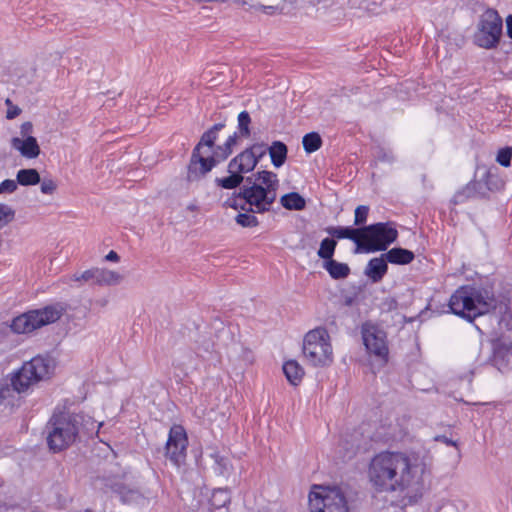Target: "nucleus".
I'll list each match as a JSON object with an SVG mask.
<instances>
[{"mask_svg":"<svg viewBox=\"0 0 512 512\" xmlns=\"http://www.w3.org/2000/svg\"><path fill=\"white\" fill-rule=\"evenodd\" d=\"M40 190L45 195H52L57 189V183L51 178L40 180Z\"/></svg>","mask_w":512,"mask_h":512,"instance_id":"nucleus-39","label":"nucleus"},{"mask_svg":"<svg viewBox=\"0 0 512 512\" xmlns=\"http://www.w3.org/2000/svg\"><path fill=\"white\" fill-rule=\"evenodd\" d=\"M54 370V361L50 357L35 356L23 363L22 367L14 373L11 378L12 388L3 387L0 389V405H10L9 400L13 391L25 393L38 382L50 377Z\"/></svg>","mask_w":512,"mask_h":512,"instance_id":"nucleus-5","label":"nucleus"},{"mask_svg":"<svg viewBox=\"0 0 512 512\" xmlns=\"http://www.w3.org/2000/svg\"><path fill=\"white\" fill-rule=\"evenodd\" d=\"M33 125L31 122H24L20 127V134L22 138L32 137L30 134L32 133Z\"/></svg>","mask_w":512,"mask_h":512,"instance_id":"nucleus-41","label":"nucleus"},{"mask_svg":"<svg viewBox=\"0 0 512 512\" xmlns=\"http://www.w3.org/2000/svg\"><path fill=\"white\" fill-rule=\"evenodd\" d=\"M512 158V148L504 147L500 149L497 153L496 161L503 167L510 166Z\"/></svg>","mask_w":512,"mask_h":512,"instance_id":"nucleus-36","label":"nucleus"},{"mask_svg":"<svg viewBox=\"0 0 512 512\" xmlns=\"http://www.w3.org/2000/svg\"><path fill=\"white\" fill-rule=\"evenodd\" d=\"M228 172L230 173L228 177L216 178L215 180L216 184L224 189H234L238 187L244 181L242 174L248 173L249 171H240L237 166L232 167L231 160L228 164Z\"/></svg>","mask_w":512,"mask_h":512,"instance_id":"nucleus-20","label":"nucleus"},{"mask_svg":"<svg viewBox=\"0 0 512 512\" xmlns=\"http://www.w3.org/2000/svg\"><path fill=\"white\" fill-rule=\"evenodd\" d=\"M436 440L441 441V442L445 443L446 445L456 446V442L447 438L446 436H439L436 438Z\"/></svg>","mask_w":512,"mask_h":512,"instance_id":"nucleus-45","label":"nucleus"},{"mask_svg":"<svg viewBox=\"0 0 512 512\" xmlns=\"http://www.w3.org/2000/svg\"><path fill=\"white\" fill-rule=\"evenodd\" d=\"M102 306H105L106 301H101Z\"/></svg>","mask_w":512,"mask_h":512,"instance_id":"nucleus-52","label":"nucleus"},{"mask_svg":"<svg viewBox=\"0 0 512 512\" xmlns=\"http://www.w3.org/2000/svg\"><path fill=\"white\" fill-rule=\"evenodd\" d=\"M6 104H7V105H10V104H11L10 99H7V100H6Z\"/></svg>","mask_w":512,"mask_h":512,"instance_id":"nucleus-51","label":"nucleus"},{"mask_svg":"<svg viewBox=\"0 0 512 512\" xmlns=\"http://www.w3.org/2000/svg\"><path fill=\"white\" fill-rule=\"evenodd\" d=\"M105 259L107 261H111V262H118L119 261V255L111 250L106 256H105Z\"/></svg>","mask_w":512,"mask_h":512,"instance_id":"nucleus-43","label":"nucleus"},{"mask_svg":"<svg viewBox=\"0 0 512 512\" xmlns=\"http://www.w3.org/2000/svg\"><path fill=\"white\" fill-rule=\"evenodd\" d=\"M387 262L391 264L405 265L409 264L414 259V253L404 248H392L384 253Z\"/></svg>","mask_w":512,"mask_h":512,"instance_id":"nucleus-21","label":"nucleus"},{"mask_svg":"<svg viewBox=\"0 0 512 512\" xmlns=\"http://www.w3.org/2000/svg\"><path fill=\"white\" fill-rule=\"evenodd\" d=\"M487 188L490 191H498L503 188L504 182L501 178H499L496 174L492 173L491 171H486L482 175Z\"/></svg>","mask_w":512,"mask_h":512,"instance_id":"nucleus-31","label":"nucleus"},{"mask_svg":"<svg viewBox=\"0 0 512 512\" xmlns=\"http://www.w3.org/2000/svg\"><path fill=\"white\" fill-rule=\"evenodd\" d=\"M310 512H348L347 501L337 487L313 486L309 494Z\"/></svg>","mask_w":512,"mask_h":512,"instance_id":"nucleus-10","label":"nucleus"},{"mask_svg":"<svg viewBox=\"0 0 512 512\" xmlns=\"http://www.w3.org/2000/svg\"><path fill=\"white\" fill-rule=\"evenodd\" d=\"M235 221L242 227H255L258 225L257 218L254 215L248 213H239L236 216Z\"/></svg>","mask_w":512,"mask_h":512,"instance_id":"nucleus-34","label":"nucleus"},{"mask_svg":"<svg viewBox=\"0 0 512 512\" xmlns=\"http://www.w3.org/2000/svg\"><path fill=\"white\" fill-rule=\"evenodd\" d=\"M76 416H81L83 418L82 423H80V433L84 432L86 434H92L94 431L98 433L99 428L102 426V423L96 424V422L88 415L84 414H75Z\"/></svg>","mask_w":512,"mask_h":512,"instance_id":"nucleus-32","label":"nucleus"},{"mask_svg":"<svg viewBox=\"0 0 512 512\" xmlns=\"http://www.w3.org/2000/svg\"><path fill=\"white\" fill-rule=\"evenodd\" d=\"M83 418L69 412L54 413L46 424L47 445L53 452H60L72 445L80 434Z\"/></svg>","mask_w":512,"mask_h":512,"instance_id":"nucleus-6","label":"nucleus"},{"mask_svg":"<svg viewBox=\"0 0 512 512\" xmlns=\"http://www.w3.org/2000/svg\"><path fill=\"white\" fill-rule=\"evenodd\" d=\"M0 512H21V511L19 509H12V510L6 509L5 511H0Z\"/></svg>","mask_w":512,"mask_h":512,"instance_id":"nucleus-50","label":"nucleus"},{"mask_svg":"<svg viewBox=\"0 0 512 512\" xmlns=\"http://www.w3.org/2000/svg\"><path fill=\"white\" fill-rule=\"evenodd\" d=\"M302 144L307 153H313L321 147L322 140L318 133L311 132L303 137Z\"/></svg>","mask_w":512,"mask_h":512,"instance_id":"nucleus-29","label":"nucleus"},{"mask_svg":"<svg viewBox=\"0 0 512 512\" xmlns=\"http://www.w3.org/2000/svg\"><path fill=\"white\" fill-rule=\"evenodd\" d=\"M428 473L429 464L425 456L398 451L375 455L368 472L372 485L385 492H419Z\"/></svg>","mask_w":512,"mask_h":512,"instance_id":"nucleus-1","label":"nucleus"},{"mask_svg":"<svg viewBox=\"0 0 512 512\" xmlns=\"http://www.w3.org/2000/svg\"><path fill=\"white\" fill-rule=\"evenodd\" d=\"M387 263L384 254L380 257L372 258L365 268V275L374 283L380 282L387 273Z\"/></svg>","mask_w":512,"mask_h":512,"instance_id":"nucleus-17","label":"nucleus"},{"mask_svg":"<svg viewBox=\"0 0 512 512\" xmlns=\"http://www.w3.org/2000/svg\"><path fill=\"white\" fill-rule=\"evenodd\" d=\"M279 180L277 174L271 171H259L245 179L238 197L229 198L225 205L238 209V199H243L250 206L255 207V212L268 211L277 197Z\"/></svg>","mask_w":512,"mask_h":512,"instance_id":"nucleus-4","label":"nucleus"},{"mask_svg":"<svg viewBox=\"0 0 512 512\" xmlns=\"http://www.w3.org/2000/svg\"><path fill=\"white\" fill-rule=\"evenodd\" d=\"M451 312L469 322L475 318L492 312L499 323L512 330V299L501 296L495 298L485 287L464 285L459 287L450 297Z\"/></svg>","mask_w":512,"mask_h":512,"instance_id":"nucleus-2","label":"nucleus"},{"mask_svg":"<svg viewBox=\"0 0 512 512\" xmlns=\"http://www.w3.org/2000/svg\"><path fill=\"white\" fill-rule=\"evenodd\" d=\"M224 124L217 123L206 131L200 142L194 148L190 164L188 166V181H196L212 170L216 164L226 159L237 145V133L230 135L224 145L214 148L218 132L223 129Z\"/></svg>","mask_w":512,"mask_h":512,"instance_id":"nucleus-3","label":"nucleus"},{"mask_svg":"<svg viewBox=\"0 0 512 512\" xmlns=\"http://www.w3.org/2000/svg\"><path fill=\"white\" fill-rule=\"evenodd\" d=\"M369 213V207L365 205H360L355 209L354 215V224L356 226H360L367 221Z\"/></svg>","mask_w":512,"mask_h":512,"instance_id":"nucleus-38","label":"nucleus"},{"mask_svg":"<svg viewBox=\"0 0 512 512\" xmlns=\"http://www.w3.org/2000/svg\"><path fill=\"white\" fill-rule=\"evenodd\" d=\"M268 147L263 143H256L245 149L232 159V167L237 166L240 171H253L260 159L266 155Z\"/></svg>","mask_w":512,"mask_h":512,"instance_id":"nucleus-15","label":"nucleus"},{"mask_svg":"<svg viewBox=\"0 0 512 512\" xmlns=\"http://www.w3.org/2000/svg\"><path fill=\"white\" fill-rule=\"evenodd\" d=\"M354 453H355L354 450H349V451H347V455H345L344 457L351 458L354 455Z\"/></svg>","mask_w":512,"mask_h":512,"instance_id":"nucleus-48","label":"nucleus"},{"mask_svg":"<svg viewBox=\"0 0 512 512\" xmlns=\"http://www.w3.org/2000/svg\"><path fill=\"white\" fill-rule=\"evenodd\" d=\"M283 372L292 385L300 383L304 375L303 368L295 360L286 361L283 365Z\"/></svg>","mask_w":512,"mask_h":512,"instance_id":"nucleus-23","label":"nucleus"},{"mask_svg":"<svg viewBox=\"0 0 512 512\" xmlns=\"http://www.w3.org/2000/svg\"><path fill=\"white\" fill-rule=\"evenodd\" d=\"M21 110L17 106H13L8 109L6 117L8 119H14L20 114Z\"/></svg>","mask_w":512,"mask_h":512,"instance_id":"nucleus-42","label":"nucleus"},{"mask_svg":"<svg viewBox=\"0 0 512 512\" xmlns=\"http://www.w3.org/2000/svg\"><path fill=\"white\" fill-rule=\"evenodd\" d=\"M14 211L8 205L0 204V229L12 221Z\"/></svg>","mask_w":512,"mask_h":512,"instance_id":"nucleus-37","label":"nucleus"},{"mask_svg":"<svg viewBox=\"0 0 512 512\" xmlns=\"http://www.w3.org/2000/svg\"><path fill=\"white\" fill-rule=\"evenodd\" d=\"M211 506L215 509L225 507L230 502V494L226 489L214 490L211 499Z\"/></svg>","mask_w":512,"mask_h":512,"instance_id":"nucleus-30","label":"nucleus"},{"mask_svg":"<svg viewBox=\"0 0 512 512\" xmlns=\"http://www.w3.org/2000/svg\"><path fill=\"white\" fill-rule=\"evenodd\" d=\"M474 186L467 183L464 187L459 189L452 197L451 203L453 205L464 204L471 199H476Z\"/></svg>","mask_w":512,"mask_h":512,"instance_id":"nucleus-27","label":"nucleus"},{"mask_svg":"<svg viewBox=\"0 0 512 512\" xmlns=\"http://www.w3.org/2000/svg\"><path fill=\"white\" fill-rule=\"evenodd\" d=\"M61 309L47 306L28 311L13 319L11 328L16 333H30L44 325L54 323L61 317Z\"/></svg>","mask_w":512,"mask_h":512,"instance_id":"nucleus-11","label":"nucleus"},{"mask_svg":"<svg viewBox=\"0 0 512 512\" xmlns=\"http://www.w3.org/2000/svg\"><path fill=\"white\" fill-rule=\"evenodd\" d=\"M362 337L367 351L383 360L388 356L386 333L376 325L366 323L362 327Z\"/></svg>","mask_w":512,"mask_h":512,"instance_id":"nucleus-13","label":"nucleus"},{"mask_svg":"<svg viewBox=\"0 0 512 512\" xmlns=\"http://www.w3.org/2000/svg\"><path fill=\"white\" fill-rule=\"evenodd\" d=\"M385 303H387L389 309L395 308L397 305V302L392 298L386 299Z\"/></svg>","mask_w":512,"mask_h":512,"instance_id":"nucleus-47","label":"nucleus"},{"mask_svg":"<svg viewBox=\"0 0 512 512\" xmlns=\"http://www.w3.org/2000/svg\"><path fill=\"white\" fill-rule=\"evenodd\" d=\"M326 232L334 238L337 239H350L355 242L356 249H358V243H362V228H352V227H328Z\"/></svg>","mask_w":512,"mask_h":512,"instance_id":"nucleus-18","label":"nucleus"},{"mask_svg":"<svg viewBox=\"0 0 512 512\" xmlns=\"http://www.w3.org/2000/svg\"><path fill=\"white\" fill-rule=\"evenodd\" d=\"M17 180L6 179L0 184V194L2 193H13L18 187Z\"/></svg>","mask_w":512,"mask_h":512,"instance_id":"nucleus-40","label":"nucleus"},{"mask_svg":"<svg viewBox=\"0 0 512 512\" xmlns=\"http://www.w3.org/2000/svg\"><path fill=\"white\" fill-rule=\"evenodd\" d=\"M503 22L499 13L493 9H486L479 17L474 42L484 49H494L498 46L502 36Z\"/></svg>","mask_w":512,"mask_h":512,"instance_id":"nucleus-9","label":"nucleus"},{"mask_svg":"<svg viewBox=\"0 0 512 512\" xmlns=\"http://www.w3.org/2000/svg\"><path fill=\"white\" fill-rule=\"evenodd\" d=\"M187 436L182 426H173L170 429L166 443V457L175 466H180L186 458Z\"/></svg>","mask_w":512,"mask_h":512,"instance_id":"nucleus-14","label":"nucleus"},{"mask_svg":"<svg viewBox=\"0 0 512 512\" xmlns=\"http://www.w3.org/2000/svg\"><path fill=\"white\" fill-rule=\"evenodd\" d=\"M280 202L288 210H302L306 205L305 199L296 192L283 195Z\"/></svg>","mask_w":512,"mask_h":512,"instance_id":"nucleus-25","label":"nucleus"},{"mask_svg":"<svg viewBox=\"0 0 512 512\" xmlns=\"http://www.w3.org/2000/svg\"><path fill=\"white\" fill-rule=\"evenodd\" d=\"M337 242L331 238H325L320 243V248L317 252L319 258L324 259L326 261H330L332 259Z\"/></svg>","mask_w":512,"mask_h":512,"instance_id":"nucleus-28","label":"nucleus"},{"mask_svg":"<svg viewBox=\"0 0 512 512\" xmlns=\"http://www.w3.org/2000/svg\"><path fill=\"white\" fill-rule=\"evenodd\" d=\"M507 35L512 39V15L506 18Z\"/></svg>","mask_w":512,"mask_h":512,"instance_id":"nucleus-44","label":"nucleus"},{"mask_svg":"<svg viewBox=\"0 0 512 512\" xmlns=\"http://www.w3.org/2000/svg\"><path fill=\"white\" fill-rule=\"evenodd\" d=\"M250 122L251 118L247 111H242L238 115V129L241 136L248 137L250 135Z\"/></svg>","mask_w":512,"mask_h":512,"instance_id":"nucleus-33","label":"nucleus"},{"mask_svg":"<svg viewBox=\"0 0 512 512\" xmlns=\"http://www.w3.org/2000/svg\"><path fill=\"white\" fill-rule=\"evenodd\" d=\"M303 354L313 366L325 367L333 362V348L330 335L323 327L306 333L303 340Z\"/></svg>","mask_w":512,"mask_h":512,"instance_id":"nucleus-7","label":"nucleus"},{"mask_svg":"<svg viewBox=\"0 0 512 512\" xmlns=\"http://www.w3.org/2000/svg\"><path fill=\"white\" fill-rule=\"evenodd\" d=\"M469 183L474 186L475 196L477 198L486 197L488 195L489 190L487 188V185H486V182H485L483 176L479 179H474V180L470 181Z\"/></svg>","mask_w":512,"mask_h":512,"instance_id":"nucleus-35","label":"nucleus"},{"mask_svg":"<svg viewBox=\"0 0 512 512\" xmlns=\"http://www.w3.org/2000/svg\"><path fill=\"white\" fill-rule=\"evenodd\" d=\"M323 266L333 279L346 278L350 273V268L347 264L337 262L333 259L326 261Z\"/></svg>","mask_w":512,"mask_h":512,"instance_id":"nucleus-24","label":"nucleus"},{"mask_svg":"<svg viewBox=\"0 0 512 512\" xmlns=\"http://www.w3.org/2000/svg\"><path fill=\"white\" fill-rule=\"evenodd\" d=\"M11 146L28 159H34L40 154V147L35 137H14L11 140Z\"/></svg>","mask_w":512,"mask_h":512,"instance_id":"nucleus-16","label":"nucleus"},{"mask_svg":"<svg viewBox=\"0 0 512 512\" xmlns=\"http://www.w3.org/2000/svg\"><path fill=\"white\" fill-rule=\"evenodd\" d=\"M219 464H220V465H222V467H223L224 469H226V464H227V463H226V460H225V459H223V458H222V459L219 461Z\"/></svg>","mask_w":512,"mask_h":512,"instance_id":"nucleus-49","label":"nucleus"},{"mask_svg":"<svg viewBox=\"0 0 512 512\" xmlns=\"http://www.w3.org/2000/svg\"><path fill=\"white\" fill-rule=\"evenodd\" d=\"M268 152L274 167L279 168L285 163L288 149L283 142H272V144L268 147Z\"/></svg>","mask_w":512,"mask_h":512,"instance_id":"nucleus-22","label":"nucleus"},{"mask_svg":"<svg viewBox=\"0 0 512 512\" xmlns=\"http://www.w3.org/2000/svg\"><path fill=\"white\" fill-rule=\"evenodd\" d=\"M124 277L117 271L109 270L107 268L92 267L82 272H75L66 276V283H76V287H81L84 284L98 285V286H115L123 281Z\"/></svg>","mask_w":512,"mask_h":512,"instance_id":"nucleus-12","label":"nucleus"},{"mask_svg":"<svg viewBox=\"0 0 512 512\" xmlns=\"http://www.w3.org/2000/svg\"><path fill=\"white\" fill-rule=\"evenodd\" d=\"M17 182L22 186L36 185L40 182L41 178L36 169H21L17 172Z\"/></svg>","mask_w":512,"mask_h":512,"instance_id":"nucleus-26","label":"nucleus"},{"mask_svg":"<svg viewBox=\"0 0 512 512\" xmlns=\"http://www.w3.org/2000/svg\"><path fill=\"white\" fill-rule=\"evenodd\" d=\"M102 306H105L106 301H101Z\"/></svg>","mask_w":512,"mask_h":512,"instance_id":"nucleus-53","label":"nucleus"},{"mask_svg":"<svg viewBox=\"0 0 512 512\" xmlns=\"http://www.w3.org/2000/svg\"><path fill=\"white\" fill-rule=\"evenodd\" d=\"M262 10L264 13L273 14L276 8L274 6H262Z\"/></svg>","mask_w":512,"mask_h":512,"instance_id":"nucleus-46","label":"nucleus"},{"mask_svg":"<svg viewBox=\"0 0 512 512\" xmlns=\"http://www.w3.org/2000/svg\"><path fill=\"white\" fill-rule=\"evenodd\" d=\"M398 231L391 223H376L363 227L362 243H358L359 252L384 251L387 247L396 241Z\"/></svg>","mask_w":512,"mask_h":512,"instance_id":"nucleus-8","label":"nucleus"},{"mask_svg":"<svg viewBox=\"0 0 512 512\" xmlns=\"http://www.w3.org/2000/svg\"><path fill=\"white\" fill-rule=\"evenodd\" d=\"M512 352V342L505 339L493 343L492 364L501 370L506 365L505 357Z\"/></svg>","mask_w":512,"mask_h":512,"instance_id":"nucleus-19","label":"nucleus"}]
</instances>
